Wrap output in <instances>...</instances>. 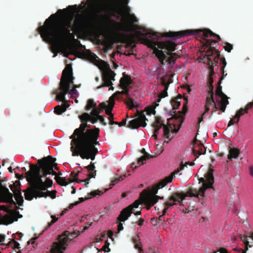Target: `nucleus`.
Masks as SVG:
<instances>
[{
    "label": "nucleus",
    "mask_w": 253,
    "mask_h": 253,
    "mask_svg": "<svg viewBox=\"0 0 253 253\" xmlns=\"http://www.w3.org/2000/svg\"><path fill=\"white\" fill-rule=\"evenodd\" d=\"M226 64L227 63L225 58L221 59L220 65L219 66L220 67V71L222 75L220 78L215 90V95L216 96L215 99L216 102L220 106V110L222 112H225L226 106L229 104L228 97L222 91V86L220 85L221 81L227 75V74L224 71Z\"/></svg>",
    "instance_id": "8"
},
{
    "label": "nucleus",
    "mask_w": 253,
    "mask_h": 253,
    "mask_svg": "<svg viewBox=\"0 0 253 253\" xmlns=\"http://www.w3.org/2000/svg\"><path fill=\"white\" fill-rule=\"evenodd\" d=\"M0 210H2V211L6 212L7 213H10V214L11 212H13V211L9 210L8 208H7L4 205H2V206L0 205Z\"/></svg>",
    "instance_id": "56"
},
{
    "label": "nucleus",
    "mask_w": 253,
    "mask_h": 253,
    "mask_svg": "<svg viewBox=\"0 0 253 253\" xmlns=\"http://www.w3.org/2000/svg\"><path fill=\"white\" fill-rule=\"evenodd\" d=\"M159 189L160 188L156 185L152 189L151 191V195H149L145 199V204L149 205L150 207L154 206L158 201L159 199H164L163 197L156 195L158 193Z\"/></svg>",
    "instance_id": "20"
},
{
    "label": "nucleus",
    "mask_w": 253,
    "mask_h": 253,
    "mask_svg": "<svg viewBox=\"0 0 253 253\" xmlns=\"http://www.w3.org/2000/svg\"><path fill=\"white\" fill-rule=\"evenodd\" d=\"M209 110H210V107L205 105V111L202 113L201 117L200 118H199V120H198V127H199V126H200V123L203 121L204 116L206 114L209 113Z\"/></svg>",
    "instance_id": "46"
},
{
    "label": "nucleus",
    "mask_w": 253,
    "mask_h": 253,
    "mask_svg": "<svg viewBox=\"0 0 253 253\" xmlns=\"http://www.w3.org/2000/svg\"><path fill=\"white\" fill-rule=\"evenodd\" d=\"M248 235H240V239L243 241V242L244 243L246 247V250H248V246L249 245V241H248Z\"/></svg>",
    "instance_id": "45"
},
{
    "label": "nucleus",
    "mask_w": 253,
    "mask_h": 253,
    "mask_svg": "<svg viewBox=\"0 0 253 253\" xmlns=\"http://www.w3.org/2000/svg\"><path fill=\"white\" fill-rule=\"evenodd\" d=\"M120 87L123 89V90L122 91H116L115 93L113 94L112 96H113L114 98L115 96L120 94H125L126 97V100L125 101V103L128 106L129 109L133 110V108L135 107V106L134 104L133 99L130 97V94H129V89L128 88V87Z\"/></svg>",
    "instance_id": "21"
},
{
    "label": "nucleus",
    "mask_w": 253,
    "mask_h": 253,
    "mask_svg": "<svg viewBox=\"0 0 253 253\" xmlns=\"http://www.w3.org/2000/svg\"><path fill=\"white\" fill-rule=\"evenodd\" d=\"M137 118L133 119L128 122L127 127L132 128H137L140 126L145 127L147 125L146 121H148L143 112L137 111L136 113Z\"/></svg>",
    "instance_id": "16"
},
{
    "label": "nucleus",
    "mask_w": 253,
    "mask_h": 253,
    "mask_svg": "<svg viewBox=\"0 0 253 253\" xmlns=\"http://www.w3.org/2000/svg\"><path fill=\"white\" fill-rule=\"evenodd\" d=\"M51 217L52 218V220L48 223L47 225L45 227V229H47L58 220V218L56 217L55 215H52L51 216Z\"/></svg>",
    "instance_id": "50"
},
{
    "label": "nucleus",
    "mask_w": 253,
    "mask_h": 253,
    "mask_svg": "<svg viewBox=\"0 0 253 253\" xmlns=\"http://www.w3.org/2000/svg\"><path fill=\"white\" fill-rule=\"evenodd\" d=\"M208 92L209 93L208 95H211V96L213 97L214 93L213 85H209Z\"/></svg>",
    "instance_id": "57"
},
{
    "label": "nucleus",
    "mask_w": 253,
    "mask_h": 253,
    "mask_svg": "<svg viewBox=\"0 0 253 253\" xmlns=\"http://www.w3.org/2000/svg\"><path fill=\"white\" fill-rule=\"evenodd\" d=\"M129 0H110L107 5V11L112 15L120 14L127 7Z\"/></svg>",
    "instance_id": "11"
},
{
    "label": "nucleus",
    "mask_w": 253,
    "mask_h": 253,
    "mask_svg": "<svg viewBox=\"0 0 253 253\" xmlns=\"http://www.w3.org/2000/svg\"><path fill=\"white\" fill-rule=\"evenodd\" d=\"M117 221L119 222V223L118 225V231L119 232L123 230L124 227L123 224L121 223V221H119L118 219Z\"/></svg>",
    "instance_id": "64"
},
{
    "label": "nucleus",
    "mask_w": 253,
    "mask_h": 253,
    "mask_svg": "<svg viewBox=\"0 0 253 253\" xmlns=\"http://www.w3.org/2000/svg\"><path fill=\"white\" fill-rule=\"evenodd\" d=\"M74 79L73 76V71L72 66L70 64L66 65L65 68L62 72L61 81L63 85H66L67 87V94L69 93L71 95H76L78 93L76 88L79 86L77 85H74V88L70 89L71 85L73 84Z\"/></svg>",
    "instance_id": "9"
},
{
    "label": "nucleus",
    "mask_w": 253,
    "mask_h": 253,
    "mask_svg": "<svg viewBox=\"0 0 253 253\" xmlns=\"http://www.w3.org/2000/svg\"><path fill=\"white\" fill-rule=\"evenodd\" d=\"M39 166L31 164L30 170L26 172V179L30 184V187L23 191L25 192V199L31 201L34 198L46 197L47 192L43 191L47 190V186L44 185L42 177H46L48 172L45 163L42 159L38 161Z\"/></svg>",
    "instance_id": "3"
},
{
    "label": "nucleus",
    "mask_w": 253,
    "mask_h": 253,
    "mask_svg": "<svg viewBox=\"0 0 253 253\" xmlns=\"http://www.w3.org/2000/svg\"><path fill=\"white\" fill-rule=\"evenodd\" d=\"M47 169L48 174H52L55 175V176H57V173L53 170V167L52 165H50L49 164L45 163Z\"/></svg>",
    "instance_id": "47"
},
{
    "label": "nucleus",
    "mask_w": 253,
    "mask_h": 253,
    "mask_svg": "<svg viewBox=\"0 0 253 253\" xmlns=\"http://www.w3.org/2000/svg\"><path fill=\"white\" fill-rule=\"evenodd\" d=\"M224 48L228 52H230L233 49V45L231 43L226 42L224 46Z\"/></svg>",
    "instance_id": "52"
},
{
    "label": "nucleus",
    "mask_w": 253,
    "mask_h": 253,
    "mask_svg": "<svg viewBox=\"0 0 253 253\" xmlns=\"http://www.w3.org/2000/svg\"><path fill=\"white\" fill-rule=\"evenodd\" d=\"M54 179L59 185L64 186H65L69 183H71L70 181V180H72V179H70L69 180V182H67L65 177L60 176H55Z\"/></svg>",
    "instance_id": "37"
},
{
    "label": "nucleus",
    "mask_w": 253,
    "mask_h": 253,
    "mask_svg": "<svg viewBox=\"0 0 253 253\" xmlns=\"http://www.w3.org/2000/svg\"><path fill=\"white\" fill-rule=\"evenodd\" d=\"M249 237L251 241H249V245L248 246V248H251L253 246V232H250L248 234Z\"/></svg>",
    "instance_id": "54"
},
{
    "label": "nucleus",
    "mask_w": 253,
    "mask_h": 253,
    "mask_svg": "<svg viewBox=\"0 0 253 253\" xmlns=\"http://www.w3.org/2000/svg\"><path fill=\"white\" fill-rule=\"evenodd\" d=\"M115 99L114 98L113 96H111L109 98V101L108 102V104H107V107L104 109L105 113L106 115L110 116V115H112V111L113 110V107L115 104L114 102Z\"/></svg>",
    "instance_id": "31"
},
{
    "label": "nucleus",
    "mask_w": 253,
    "mask_h": 253,
    "mask_svg": "<svg viewBox=\"0 0 253 253\" xmlns=\"http://www.w3.org/2000/svg\"><path fill=\"white\" fill-rule=\"evenodd\" d=\"M184 166L182 165L179 169H177L176 170L171 172L169 175L166 177L164 179L160 181L156 185L160 189L165 187L168 183L172 181V179L175 176V174H177L181 170L184 169Z\"/></svg>",
    "instance_id": "23"
},
{
    "label": "nucleus",
    "mask_w": 253,
    "mask_h": 253,
    "mask_svg": "<svg viewBox=\"0 0 253 253\" xmlns=\"http://www.w3.org/2000/svg\"><path fill=\"white\" fill-rule=\"evenodd\" d=\"M41 37L45 42H51L53 45L59 49L61 41L67 38L70 30L57 20L56 13L51 14L44 22V24L38 28Z\"/></svg>",
    "instance_id": "4"
},
{
    "label": "nucleus",
    "mask_w": 253,
    "mask_h": 253,
    "mask_svg": "<svg viewBox=\"0 0 253 253\" xmlns=\"http://www.w3.org/2000/svg\"><path fill=\"white\" fill-rule=\"evenodd\" d=\"M205 105L209 107L213 105V108H216V104L211 95L207 96Z\"/></svg>",
    "instance_id": "38"
},
{
    "label": "nucleus",
    "mask_w": 253,
    "mask_h": 253,
    "mask_svg": "<svg viewBox=\"0 0 253 253\" xmlns=\"http://www.w3.org/2000/svg\"><path fill=\"white\" fill-rule=\"evenodd\" d=\"M165 208V206H163V204L160 206V207H158L157 206H156L155 207V209L156 210H158V211L159 210L162 211V213H163L162 214L160 215L159 218L156 221V222L159 224L162 223V221L164 220V215H165V214H164V211Z\"/></svg>",
    "instance_id": "40"
},
{
    "label": "nucleus",
    "mask_w": 253,
    "mask_h": 253,
    "mask_svg": "<svg viewBox=\"0 0 253 253\" xmlns=\"http://www.w3.org/2000/svg\"><path fill=\"white\" fill-rule=\"evenodd\" d=\"M98 120H99L100 123H101L104 126H106L107 125V123L105 122L104 117L100 115L98 116Z\"/></svg>",
    "instance_id": "62"
},
{
    "label": "nucleus",
    "mask_w": 253,
    "mask_h": 253,
    "mask_svg": "<svg viewBox=\"0 0 253 253\" xmlns=\"http://www.w3.org/2000/svg\"><path fill=\"white\" fill-rule=\"evenodd\" d=\"M96 107V103L92 99H89L87 101V104L85 106V110H89L91 109H93Z\"/></svg>",
    "instance_id": "42"
},
{
    "label": "nucleus",
    "mask_w": 253,
    "mask_h": 253,
    "mask_svg": "<svg viewBox=\"0 0 253 253\" xmlns=\"http://www.w3.org/2000/svg\"><path fill=\"white\" fill-rule=\"evenodd\" d=\"M44 184L46 186H47V188L48 187H50L52 186L53 184V181L51 179L49 178H46V180L44 182Z\"/></svg>",
    "instance_id": "55"
},
{
    "label": "nucleus",
    "mask_w": 253,
    "mask_h": 253,
    "mask_svg": "<svg viewBox=\"0 0 253 253\" xmlns=\"http://www.w3.org/2000/svg\"><path fill=\"white\" fill-rule=\"evenodd\" d=\"M195 35L202 38L205 41L204 46L205 47L203 51L206 53L204 57L205 62L210 66V69L213 73V67L216 66L218 62L220 65V60L224 57H220V55L217 50L211 47L212 42H216L220 40L219 35L213 33L208 29H197V30H186L178 32L169 31L166 33L164 36L169 37L176 40L187 36Z\"/></svg>",
    "instance_id": "2"
},
{
    "label": "nucleus",
    "mask_w": 253,
    "mask_h": 253,
    "mask_svg": "<svg viewBox=\"0 0 253 253\" xmlns=\"http://www.w3.org/2000/svg\"><path fill=\"white\" fill-rule=\"evenodd\" d=\"M0 202L8 203L12 205H16L13 200V195L6 187L3 188L2 193L0 196Z\"/></svg>",
    "instance_id": "24"
},
{
    "label": "nucleus",
    "mask_w": 253,
    "mask_h": 253,
    "mask_svg": "<svg viewBox=\"0 0 253 253\" xmlns=\"http://www.w3.org/2000/svg\"><path fill=\"white\" fill-rule=\"evenodd\" d=\"M11 215L9 214H5L3 216L2 218V220L3 221V223L5 225H8L11 224L14 221H17V218L15 217V214H18L19 217H22V215L20 214L18 211H14L13 212H11Z\"/></svg>",
    "instance_id": "26"
},
{
    "label": "nucleus",
    "mask_w": 253,
    "mask_h": 253,
    "mask_svg": "<svg viewBox=\"0 0 253 253\" xmlns=\"http://www.w3.org/2000/svg\"><path fill=\"white\" fill-rule=\"evenodd\" d=\"M134 34H123V42L126 43L128 46H132L134 48L136 46L133 44L136 43L135 38L141 41L142 43H145L149 47L153 48L156 56L159 59L161 64H164V61L166 60L169 64H174L176 61V57L179 56L176 53H172L174 51L176 44L170 41L163 42L154 41L151 40L146 39L151 38L154 40H158L160 37H166L163 35L166 32L163 34L158 32L152 33L149 31L145 27L137 26L135 29H132Z\"/></svg>",
    "instance_id": "1"
},
{
    "label": "nucleus",
    "mask_w": 253,
    "mask_h": 253,
    "mask_svg": "<svg viewBox=\"0 0 253 253\" xmlns=\"http://www.w3.org/2000/svg\"><path fill=\"white\" fill-rule=\"evenodd\" d=\"M240 154V150L232 148H231L229 151V155H228V159L230 160H232V159H236L238 157Z\"/></svg>",
    "instance_id": "35"
},
{
    "label": "nucleus",
    "mask_w": 253,
    "mask_h": 253,
    "mask_svg": "<svg viewBox=\"0 0 253 253\" xmlns=\"http://www.w3.org/2000/svg\"><path fill=\"white\" fill-rule=\"evenodd\" d=\"M253 107V102H250L247 104L244 108H240L237 112L234 117L235 119H237L236 123H238L239 121L240 117L243 115L245 113H248L249 109Z\"/></svg>",
    "instance_id": "27"
},
{
    "label": "nucleus",
    "mask_w": 253,
    "mask_h": 253,
    "mask_svg": "<svg viewBox=\"0 0 253 253\" xmlns=\"http://www.w3.org/2000/svg\"><path fill=\"white\" fill-rule=\"evenodd\" d=\"M141 202L139 200L135 201L131 205H130L126 208L124 209L118 217V220L120 221H125L133 212V209L137 208L140 204Z\"/></svg>",
    "instance_id": "17"
},
{
    "label": "nucleus",
    "mask_w": 253,
    "mask_h": 253,
    "mask_svg": "<svg viewBox=\"0 0 253 253\" xmlns=\"http://www.w3.org/2000/svg\"><path fill=\"white\" fill-rule=\"evenodd\" d=\"M71 151L73 156H80L83 159H90L92 161L95 159L96 155L98 153V149L93 148V150L84 148L83 147L75 146L71 144Z\"/></svg>",
    "instance_id": "10"
},
{
    "label": "nucleus",
    "mask_w": 253,
    "mask_h": 253,
    "mask_svg": "<svg viewBox=\"0 0 253 253\" xmlns=\"http://www.w3.org/2000/svg\"><path fill=\"white\" fill-rule=\"evenodd\" d=\"M124 77L121 78L120 80V86L126 87L131 84L132 80L130 76L126 75L124 73Z\"/></svg>",
    "instance_id": "30"
},
{
    "label": "nucleus",
    "mask_w": 253,
    "mask_h": 253,
    "mask_svg": "<svg viewBox=\"0 0 253 253\" xmlns=\"http://www.w3.org/2000/svg\"><path fill=\"white\" fill-rule=\"evenodd\" d=\"M73 17H70L61 22L65 27L71 28V31L74 32H79L82 28V22L80 19L76 18L72 24Z\"/></svg>",
    "instance_id": "19"
},
{
    "label": "nucleus",
    "mask_w": 253,
    "mask_h": 253,
    "mask_svg": "<svg viewBox=\"0 0 253 253\" xmlns=\"http://www.w3.org/2000/svg\"><path fill=\"white\" fill-rule=\"evenodd\" d=\"M209 66L210 67L209 65ZM209 70H210V69H209ZM210 71L211 73V75L209 78V85H212V84L213 83V79L212 77H211V75L214 73V72L213 71V73L212 72H211V70H210Z\"/></svg>",
    "instance_id": "63"
},
{
    "label": "nucleus",
    "mask_w": 253,
    "mask_h": 253,
    "mask_svg": "<svg viewBox=\"0 0 253 253\" xmlns=\"http://www.w3.org/2000/svg\"><path fill=\"white\" fill-rule=\"evenodd\" d=\"M12 245H11L12 248L19 249L20 244L16 241L13 240L12 243H10Z\"/></svg>",
    "instance_id": "59"
},
{
    "label": "nucleus",
    "mask_w": 253,
    "mask_h": 253,
    "mask_svg": "<svg viewBox=\"0 0 253 253\" xmlns=\"http://www.w3.org/2000/svg\"><path fill=\"white\" fill-rule=\"evenodd\" d=\"M46 192H47V193H46V194L48 195L47 196V197L48 196H50L52 199L55 198V197H56V191L55 190L52 191L51 192L48 191Z\"/></svg>",
    "instance_id": "60"
},
{
    "label": "nucleus",
    "mask_w": 253,
    "mask_h": 253,
    "mask_svg": "<svg viewBox=\"0 0 253 253\" xmlns=\"http://www.w3.org/2000/svg\"><path fill=\"white\" fill-rule=\"evenodd\" d=\"M153 156L149 155L148 153L145 152L143 156H141L137 160V164L138 166L143 165L147 160L153 158Z\"/></svg>",
    "instance_id": "36"
},
{
    "label": "nucleus",
    "mask_w": 253,
    "mask_h": 253,
    "mask_svg": "<svg viewBox=\"0 0 253 253\" xmlns=\"http://www.w3.org/2000/svg\"><path fill=\"white\" fill-rule=\"evenodd\" d=\"M42 159V161L44 162V163H48L50 165H52L53 167V169H56L58 170L59 168L57 167V164L55 163L56 159L53 158L51 156H48L46 157H44Z\"/></svg>",
    "instance_id": "32"
},
{
    "label": "nucleus",
    "mask_w": 253,
    "mask_h": 253,
    "mask_svg": "<svg viewBox=\"0 0 253 253\" xmlns=\"http://www.w3.org/2000/svg\"><path fill=\"white\" fill-rule=\"evenodd\" d=\"M69 106V105L67 103H65L62 105H57L54 108V113L57 115H61L66 111Z\"/></svg>",
    "instance_id": "34"
},
{
    "label": "nucleus",
    "mask_w": 253,
    "mask_h": 253,
    "mask_svg": "<svg viewBox=\"0 0 253 253\" xmlns=\"http://www.w3.org/2000/svg\"><path fill=\"white\" fill-rule=\"evenodd\" d=\"M117 24L119 26V27L118 28V30L126 32H129L131 30L127 26H122V24L120 23H117Z\"/></svg>",
    "instance_id": "48"
},
{
    "label": "nucleus",
    "mask_w": 253,
    "mask_h": 253,
    "mask_svg": "<svg viewBox=\"0 0 253 253\" xmlns=\"http://www.w3.org/2000/svg\"><path fill=\"white\" fill-rule=\"evenodd\" d=\"M89 121H90L93 124H95L98 121V118L96 116H93L90 115V118H89Z\"/></svg>",
    "instance_id": "61"
},
{
    "label": "nucleus",
    "mask_w": 253,
    "mask_h": 253,
    "mask_svg": "<svg viewBox=\"0 0 253 253\" xmlns=\"http://www.w3.org/2000/svg\"><path fill=\"white\" fill-rule=\"evenodd\" d=\"M152 126L154 128V134H153L152 137H153L155 139H157V133L162 127H163L164 135L165 137L169 139V140H170L173 137V136H171L170 134V131L172 129L171 125L170 124H169L168 126L165 125L161 121L160 117L156 116L155 117V121L152 125Z\"/></svg>",
    "instance_id": "12"
},
{
    "label": "nucleus",
    "mask_w": 253,
    "mask_h": 253,
    "mask_svg": "<svg viewBox=\"0 0 253 253\" xmlns=\"http://www.w3.org/2000/svg\"><path fill=\"white\" fill-rule=\"evenodd\" d=\"M168 95V92H167V90H164L163 91H162L159 95L158 96V99H157V102H159L161 99L162 98H164V97H167V96Z\"/></svg>",
    "instance_id": "49"
},
{
    "label": "nucleus",
    "mask_w": 253,
    "mask_h": 253,
    "mask_svg": "<svg viewBox=\"0 0 253 253\" xmlns=\"http://www.w3.org/2000/svg\"><path fill=\"white\" fill-rule=\"evenodd\" d=\"M99 135V129L98 128H87L86 130V132H84V134L72 139L71 144L93 150V147L96 148V145L99 144V142L97 141Z\"/></svg>",
    "instance_id": "5"
},
{
    "label": "nucleus",
    "mask_w": 253,
    "mask_h": 253,
    "mask_svg": "<svg viewBox=\"0 0 253 253\" xmlns=\"http://www.w3.org/2000/svg\"><path fill=\"white\" fill-rule=\"evenodd\" d=\"M184 99L185 100V102L183 105L182 111H179L177 113L174 112V115H173L172 118L175 119H181L185 115L188 109L187 106V104L188 103V99L186 97H184Z\"/></svg>",
    "instance_id": "28"
},
{
    "label": "nucleus",
    "mask_w": 253,
    "mask_h": 253,
    "mask_svg": "<svg viewBox=\"0 0 253 253\" xmlns=\"http://www.w3.org/2000/svg\"><path fill=\"white\" fill-rule=\"evenodd\" d=\"M109 245L110 243L108 242V241H106L105 242V245L102 247L101 250L107 253L110 252V249L109 248Z\"/></svg>",
    "instance_id": "51"
},
{
    "label": "nucleus",
    "mask_w": 253,
    "mask_h": 253,
    "mask_svg": "<svg viewBox=\"0 0 253 253\" xmlns=\"http://www.w3.org/2000/svg\"><path fill=\"white\" fill-rule=\"evenodd\" d=\"M80 234L79 231H74L72 232L65 231L58 236V241L52 243L50 249L51 253H63L68 245V242Z\"/></svg>",
    "instance_id": "7"
},
{
    "label": "nucleus",
    "mask_w": 253,
    "mask_h": 253,
    "mask_svg": "<svg viewBox=\"0 0 253 253\" xmlns=\"http://www.w3.org/2000/svg\"><path fill=\"white\" fill-rule=\"evenodd\" d=\"M67 87L66 85H63L61 81L60 82L59 88L55 90L54 93L56 94V99L57 101H61L67 103L65 99V95L67 94Z\"/></svg>",
    "instance_id": "22"
},
{
    "label": "nucleus",
    "mask_w": 253,
    "mask_h": 253,
    "mask_svg": "<svg viewBox=\"0 0 253 253\" xmlns=\"http://www.w3.org/2000/svg\"><path fill=\"white\" fill-rule=\"evenodd\" d=\"M102 194L103 192L99 190L92 191L88 194L89 197L86 198V199H88L91 197H95L97 195H101Z\"/></svg>",
    "instance_id": "44"
},
{
    "label": "nucleus",
    "mask_w": 253,
    "mask_h": 253,
    "mask_svg": "<svg viewBox=\"0 0 253 253\" xmlns=\"http://www.w3.org/2000/svg\"><path fill=\"white\" fill-rule=\"evenodd\" d=\"M132 241L134 244L135 249L138 251L139 253H144L143 250L142 248V244L140 242L139 237L137 236V237L132 238Z\"/></svg>",
    "instance_id": "33"
},
{
    "label": "nucleus",
    "mask_w": 253,
    "mask_h": 253,
    "mask_svg": "<svg viewBox=\"0 0 253 253\" xmlns=\"http://www.w3.org/2000/svg\"><path fill=\"white\" fill-rule=\"evenodd\" d=\"M126 177V174L122 175L118 177H115L113 178L111 180V183L110 185L112 186H114L116 184H117L118 182H119L120 181H122L124 179V178Z\"/></svg>",
    "instance_id": "43"
},
{
    "label": "nucleus",
    "mask_w": 253,
    "mask_h": 253,
    "mask_svg": "<svg viewBox=\"0 0 253 253\" xmlns=\"http://www.w3.org/2000/svg\"><path fill=\"white\" fill-rule=\"evenodd\" d=\"M181 96L180 95L179 99H181ZM178 98H174L171 100L170 103L172 107L173 110H176L178 109L180 106L181 103L180 101L178 100Z\"/></svg>",
    "instance_id": "41"
},
{
    "label": "nucleus",
    "mask_w": 253,
    "mask_h": 253,
    "mask_svg": "<svg viewBox=\"0 0 253 253\" xmlns=\"http://www.w3.org/2000/svg\"><path fill=\"white\" fill-rule=\"evenodd\" d=\"M116 74L111 68L108 67L102 73V81L104 85L102 86H110V89L113 90L114 87L112 86V81H115V76Z\"/></svg>",
    "instance_id": "18"
},
{
    "label": "nucleus",
    "mask_w": 253,
    "mask_h": 253,
    "mask_svg": "<svg viewBox=\"0 0 253 253\" xmlns=\"http://www.w3.org/2000/svg\"><path fill=\"white\" fill-rule=\"evenodd\" d=\"M205 189V188L204 187L199 191H197V189L190 188L186 193L174 192L169 197V201L163 204V206H165L164 214H166L167 210L174 205H183L182 202L186 197H195L196 198L203 196V191Z\"/></svg>",
    "instance_id": "6"
},
{
    "label": "nucleus",
    "mask_w": 253,
    "mask_h": 253,
    "mask_svg": "<svg viewBox=\"0 0 253 253\" xmlns=\"http://www.w3.org/2000/svg\"><path fill=\"white\" fill-rule=\"evenodd\" d=\"M200 182H202V186L198 190L197 189V191H200L203 187H205V189L203 191V196L201 197H196L199 200H202L205 199V192L208 188H212V184L214 182V177L213 175V170L210 169L208 170L205 175V178L201 177L199 179Z\"/></svg>",
    "instance_id": "15"
},
{
    "label": "nucleus",
    "mask_w": 253,
    "mask_h": 253,
    "mask_svg": "<svg viewBox=\"0 0 253 253\" xmlns=\"http://www.w3.org/2000/svg\"><path fill=\"white\" fill-rule=\"evenodd\" d=\"M146 112L148 115H151L152 114L155 115L156 113V111L155 110L154 107H150L146 109Z\"/></svg>",
    "instance_id": "53"
},
{
    "label": "nucleus",
    "mask_w": 253,
    "mask_h": 253,
    "mask_svg": "<svg viewBox=\"0 0 253 253\" xmlns=\"http://www.w3.org/2000/svg\"><path fill=\"white\" fill-rule=\"evenodd\" d=\"M192 152L193 155L196 157V158H199L201 155H205L206 153V148H205L204 144L200 141L197 145H194L192 148Z\"/></svg>",
    "instance_id": "25"
},
{
    "label": "nucleus",
    "mask_w": 253,
    "mask_h": 253,
    "mask_svg": "<svg viewBox=\"0 0 253 253\" xmlns=\"http://www.w3.org/2000/svg\"><path fill=\"white\" fill-rule=\"evenodd\" d=\"M9 188L14 193L15 192H17V191L20 190L19 188L17 187L16 185H15L14 184H11L9 186Z\"/></svg>",
    "instance_id": "58"
},
{
    "label": "nucleus",
    "mask_w": 253,
    "mask_h": 253,
    "mask_svg": "<svg viewBox=\"0 0 253 253\" xmlns=\"http://www.w3.org/2000/svg\"><path fill=\"white\" fill-rule=\"evenodd\" d=\"M15 198L19 206H22L23 203V198L21 195L20 190L17 191L14 193Z\"/></svg>",
    "instance_id": "39"
},
{
    "label": "nucleus",
    "mask_w": 253,
    "mask_h": 253,
    "mask_svg": "<svg viewBox=\"0 0 253 253\" xmlns=\"http://www.w3.org/2000/svg\"><path fill=\"white\" fill-rule=\"evenodd\" d=\"M106 103L102 102L99 104L98 107H96L92 109V111L90 113V115L91 116L98 117V116H100V114L101 112V110L106 108Z\"/></svg>",
    "instance_id": "29"
},
{
    "label": "nucleus",
    "mask_w": 253,
    "mask_h": 253,
    "mask_svg": "<svg viewBox=\"0 0 253 253\" xmlns=\"http://www.w3.org/2000/svg\"><path fill=\"white\" fill-rule=\"evenodd\" d=\"M89 118H90V114H88L87 113H84L79 116L81 124L79 127L74 130L73 133L69 137L70 139H72L82 134H84V132H86V130L87 128H90L89 125L87 124V122L89 121Z\"/></svg>",
    "instance_id": "14"
},
{
    "label": "nucleus",
    "mask_w": 253,
    "mask_h": 253,
    "mask_svg": "<svg viewBox=\"0 0 253 253\" xmlns=\"http://www.w3.org/2000/svg\"><path fill=\"white\" fill-rule=\"evenodd\" d=\"M85 168L87 169L88 172H89V174H88V178L87 179H86L85 180L79 179L78 178V177L80 171L79 170L76 171V170H74L70 173V176L73 178V180H70V182H73L74 181H75L78 183L84 182V185H87L89 183V179L91 178L95 177V176L96 175V170L95 169V167L94 165V163L92 162H90V164L88 166H86Z\"/></svg>",
    "instance_id": "13"
}]
</instances>
